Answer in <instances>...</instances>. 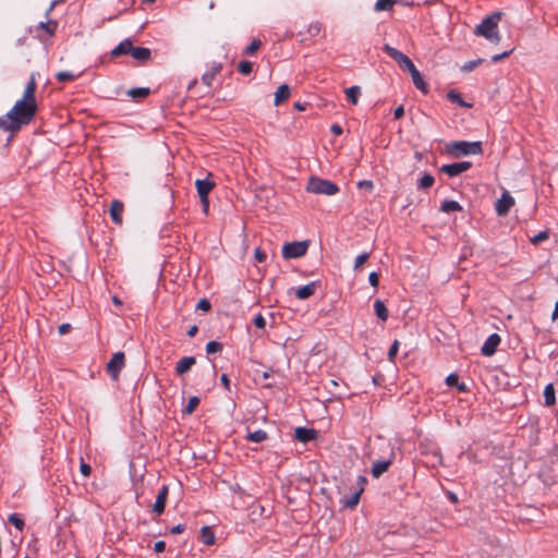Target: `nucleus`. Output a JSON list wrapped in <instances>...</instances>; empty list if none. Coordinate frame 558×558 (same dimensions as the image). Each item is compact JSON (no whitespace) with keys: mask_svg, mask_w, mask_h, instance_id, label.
<instances>
[{"mask_svg":"<svg viewBox=\"0 0 558 558\" xmlns=\"http://www.w3.org/2000/svg\"><path fill=\"white\" fill-rule=\"evenodd\" d=\"M37 88L36 77L33 73L25 87L23 98L17 100L12 109L8 112L15 129L19 131L23 125H27L34 119L37 112V104L35 93Z\"/></svg>","mask_w":558,"mask_h":558,"instance_id":"nucleus-1","label":"nucleus"},{"mask_svg":"<svg viewBox=\"0 0 558 558\" xmlns=\"http://www.w3.org/2000/svg\"><path fill=\"white\" fill-rule=\"evenodd\" d=\"M501 12H494L486 16L481 24L475 27V35L483 36L487 40L494 44H498L501 39L498 33V23L501 20Z\"/></svg>","mask_w":558,"mask_h":558,"instance_id":"nucleus-2","label":"nucleus"},{"mask_svg":"<svg viewBox=\"0 0 558 558\" xmlns=\"http://www.w3.org/2000/svg\"><path fill=\"white\" fill-rule=\"evenodd\" d=\"M306 191L313 194L331 196L339 192V186L327 179L312 175L307 180Z\"/></svg>","mask_w":558,"mask_h":558,"instance_id":"nucleus-3","label":"nucleus"},{"mask_svg":"<svg viewBox=\"0 0 558 558\" xmlns=\"http://www.w3.org/2000/svg\"><path fill=\"white\" fill-rule=\"evenodd\" d=\"M448 153L453 157L468 156V155H481L483 154L482 142H466L459 141L452 142L448 146Z\"/></svg>","mask_w":558,"mask_h":558,"instance_id":"nucleus-4","label":"nucleus"},{"mask_svg":"<svg viewBox=\"0 0 558 558\" xmlns=\"http://www.w3.org/2000/svg\"><path fill=\"white\" fill-rule=\"evenodd\" d=\"M310 241H294L286 243L282 246V257L284 259L300 258L304 256L308 250Z\"/></svg>","mask_w":558,"mask_h":558,"instance_id":"nucleus-5","label":"nucleus"},{"mask_svg":"<svg viewBox=\"0 0 558 558\" xmlns=\"http://www.w3.org/2000/svg\"><path fill=\"white\" fill-rule=\"evenodd\" d=\"M384 50L390 58H392L401 68L405 69L407 71H411L413 68H415L412 60L398 49L389 45H385Z\"/></svg>","mask_w":558,"mask_h":558,"instance_id":"nucleus-6","label":"nucleus"},{"mask_svg":"<svg viewBox=\"0 0 558 558\" xmlns=\"http://www.w3.org/2000/svg\"><path fill=\"white\" fill-rule=\"evenodd\" d=\"M125 355L123 352L114 353L110 361L107 363V372L112 377V379L117 380L121 369L124 366Z\"/></svg>","mask_w":558,"mask_h":558,"instance_id":"nucleus-7","label":"nucleus"},{"mask_svg":"<svg viewBox=\"0 0 558 558\" xmlns=\"http://www.w3.org/2000/svg\"><path fill=\"white\" fill-rule=\"evenodd\" d=\"M472 167L471 161H460L448 165H442L439 171L447 174L450 178L458 177L462 172L468 171Z\"/></svg>","mask_w":558,"mask_h":558,"instance_id":"nucleus-8","label":"nucleus"},{"mask_svg":"<svg viewBox=\"0 0 558 558\" xmlns=\"http://www.w3.org/2000/svg\"><path fill=\"white\" fill-rule=\"evenodd\" d=\"M501 338L498 333H492L486 341L484 342L483 347L481 348V353L484 356H492L495 354L497 347L500 344Z\"/></svg>","mask_w":558,"mask_h":558,"instance_id":"nucleus-9","label":"nucleus"},{"mask_svg":"<svg viewBox=\"0 0 558 558\" xmlns=\"http://www.w3.org/2000/svg\"><path fill=\"white\" fill-rule=\"evenodd\" d=\"M513 205V197L508 192H505L496 203V213L499 216H506Z\"/></svg>","mask_w":558,"mask_h":558,"instance_id":"nucleus-10","label":"nucleus"},{"mask_svg":"<svg viewBox=\"0 0 558 558\" xmlns=\"http://www.w3.org/2000/svg\"><path fill=\"white\" fill-rule=\"evenodd\" d=\"M168 494H169V488L167 485H163L161 487V489L159 490L157 497H156V500L153 505V511L157 514V515H160L163 513L165 511V508H166V502H167V499H168Z\"/></svg>","mask_w":558,"mask_h":558,"instance_id":"nucleus-11","label":"nucleus"},{"mask_svg":"<svg viewBox=\"0 0 558 558\" xmlns=\"http://www.w3.org/2000/svg\"><path fill=\"white\" fill-rule=\"evenodd\" d=\"M393 456H395L393 451L391 450L389 458H387L385 460H379V461H376L373 463L372 475L375 478H378L379 476H381L389 469V466L393 462Z\"/></svg>","mask_w":558,"mask_h":558,"instance_id":"nucleus-12","label":"nucleus"},{"mask_svg":"<svg viewBox=\"0 0 558 558\" xmlns=\"http://www.w3.org/2000/svg\"><path fill=\"white\" fill-rule=\"evenodd\" d=\"M210 177L211 173H208L206 179L196 180L195 186L199 198H205L206 196H208L211 190L215 187L216 184L214 181L209 179Z\"/></svg>","mask_w":558,"mask_h":558,"instance_id":"nucleus-13","label":"nucleus"},{"mask_svg":"<svg viewBox=\"0 0 558 558\" xmlns=\"http://www.w3.org/2000/svg\"><path fill=\"white\" fill-rule=\"evenodd\" d=\"M222 71V64L220 62H214L208 72L204 73L202 76V82L210 87L213 85V81L217 75Z\"/></svg>","mask_w":558,"mask_h":558,"instance_id":"nucleus-14","label":"nucleus"},{"mask_svg":"<svg viewBox=\"0 0 558 558\" xmlns=\"http://www.w3.org/2000/svg\"><path fill=\"white\" fill-rule=\"evenodd\" d=\"M123 210H124V205L122 202L120 201H112L111 205H110V217L112 219V221L117 225H122L123 222V219H122V214H123Z\"/></svg>","mask_w":558,"mask_h":558,"instance_id":"nucleus-15","label":"nucleus"},{"mask_svg":"<svg viewBox=\"0 0 558 558\" xmlns=\"http://www.w3.org/2000/svg\"><path fill=\"white\" fill-rule=\"evenodd\" d=\"M295 438L301 442H308L317 437V430L314 428L298 427L294 432Z\"/></svg>","mask_w":558,"mask_h":558,"instance_id":"nucleus-16","label":"nucleus"},{"mask_svg":"<svg viewBox=\"0 0 558 558\" xmlns=\"http://www.w3.org/2000/svg\"><path fill=\"white\" fill-rule=\"evenodd\" d=\"M196 359L194 356H184L175 365V374L181 376L187 373L193 365H195Z\"/></svg>","mask_w":558,"mask_h":558,"instance_id":"nucleus-17","label":"nucleus"},{"mask_svg":"<svg viewBox=\"0 0 558 558\" xmlns=\"http://www.w3.org/2000/svg\"><path fill=\"white\" fill-rule=\"evenodd\" d=\"M130 56H132L135 60L145 63L150 60L151 51L149 48L133 46Z\"/></svg>","mask_w":558,"mask_h":558,"instance_id":"nucleus-18","label":"nucleus"},{"mask_svg":"<svg viewBox=\"0 0 558 558\" xmlns=\"http://www.w3.org/2000/svg\"><path fill=\"white\" fill-rule=\"evenodd\" d=\"M133 44L130 39L122 40L117 47L111 50V57L118 58L124 54H130Z\"/></svg>","mask_w":558,"mask_h":558,"instance_id":"nucleus-19","label":"nucleus"},{"mask_svg":"<svg viewBox=\"0 0 558 558\" xmlns=\"http://www.w3.org/2000/svg\"><path fill=\"white\" fill-rule=\"evenodd\" d=\"M409 73L411 74V77H412V81H413V84L415 85V87L417 89H420L423 94H427L428 85L423 80V77H422L420 71L416 69V66L413 68L411 71H409Z\"/></svg>","mask_w":558,"mask_h":558,"instance_id":"nucleus-20","label":"nucleus"},{"mask_svg":"<svg viewBox=\"0 0 558 558\" xmlns=\"http://www.w3.org/2000/svg\"><path fill=\"white\" fill-rule=\"evenodd\" d=\"M316 291V282H310L303 287H300L295 290V296L299 300H305L312 296Z\"/></svg>","mask_w":558,"mask_h":558,"instance_id":"nucleus-21","label":"nucleus"},{"mask_svg":"<svg viewBox=\"0 0 558 558\" xmlns=\"http://www.w3.org/2000/svg\"><path fill=\"white\" fill-rule=\"evenodd\" d=\"M290 97V87L287 84L280 85L275 93V106H279Z\"/></svg>","mask_w":558,"mask_h":558,"instance_id":"nucleus-22","label":"nucleus"},{"mask_svg":"<svg viewBox=\"0 0 558 558\" xmlns=\"http://www.w3.org/2000/svg\"><path fill=\"white\" fill-rule=\"evenodd\" d=\"M374 310H375V314L376 316L381 320V322H386L389 317V312H388V308L386 307L385 303L377 299L375 302H374Z\"/></svg>","mask_w":558,"mask_h":558,"instance_id":"nucleus-23","label":"nucleus"},{"mask_svg":"<svg viewBox=\"0 0 558 558\" xmlns=\"http://www.w3.org/2000/svg\"><path fill=\"white\" fill-rule=\"evenodd\" d=\"M126 95L133 99H144L150 95L148 87H133L126 92Z\"/></svg>","mask_w":558,"mask_h":558,"instance_id":"nucleus-24","label":"nucleus"},{"mask_svg":"<svg viewBox=\"0 0 558 558\" xmlns=\"http://www.w3.org/2000/svg\"><path fill=\"white\" fill-rule=\"evenodd\" d=\"M447 99L451 102L458 104L462 108H471L472 104L466 102L461 97L460 93H458L456 89H450L447 93Z\"/></svg>","mask_w":558,"mask_h":558,"instance_id":"nucleus-25","label":"nucleus"},{"mask_svg":"<svg viewBox=\"0 0 558 558\" xmlns=\"http://www.w3.org/2000/svg\"><path fill=\"white\" fill-rule=\"evenodd\" d=\"M201 541L207 546L215 544L216 537L210 526H203L201 529Z\"/></svg>","mask_w":558,"mask_h":558,"instance_id":"nucleus-26","label":"nucleus"},{"mask_svg":"<svg viewBox=\"0 0 558 558\" xmlns=\"http://www.w3.org/2000/svg\"><path fill=\"white\" fill-rule=\"evenodd\" d=\"M545 405L551 407L556 402L555 387L553 384H547L544 388Z\"/></svg>","mask_w":558,"mask_h":558,"instance_id":"nucleus-27","label":"nucleus"},{"mask_svg":"<svg viewBox=\"0 0 558 558\" xmlns=\"http://www.w3.org/2000/svg\"><path fill=\"white\" fill-rule=\"evenodd\" d=\"M345 95L352 105H356L361 96V88L359 86H351L345 89Z\"/></svg>","mask_w":558,"mask_h":558,"instance_id":"nucleus-28","label":"nucleus"},{"mask_svg":"<svg viewBox=\"0 0 558 558\" xmlns=\"http://www.w3.org/2000/svg\"><path fill=\"white\" fill-rule=\"evenodd\" d=\"M440 209L444 213H451V211H461L462 206L457 201H444L441 203Z\"/></svg>","mask_w":558,"mask_h":558,"instance_id":"nucleus-29","label":"nucleus"},{"mask_svg":"<svg viewBox=\"0 0 558 558\" xmlns=\"http://www.w3.org/2000/svg\"><path fill=\"white\" fill-rule=\"evenodd\" d=\"M363 492H364L363 487H361L359 490H355L350 498H348L343 501V506L345 508H351V509L354 508L359 504L361 494Z\"/></svg>","mask_w":558,"mask_h":558,"instance_id":"nucleus-30","label":"nucleus"},{"mask_svg":"<svg viewBox=\"0 0 558 558\" xmlns=\"http://www.w3.org/2000/svg\"><path fill=\"white\" fill-rule=\"evenodd\" d=\"M397 4L396 0H377L375 3V11H390Z\"/></svg>","mask_w":558,"mask_h":558,"instance_id":"nucleus-31","label":"nucleus"},{"mask_svg":"<svg viewBox=\"0 0 558 558\" xmlns=\"http://www.w3.org/2000/svg\"><path fill=\"white\" fill-rule=\"evenodd\" d=\"M0 130L2 131H9V132H16L17 130L15 129L12 120L9 118V114L7 113L5 116L3 117H0Z\"/></svg>","mask_w":558,"mask_h":558,"instance_id":"nucleus-32","label":"nucleus"},{"mask_svg":"<svg viewBox=\"0 0 558 558\" xmlns=\"http://www.w3.org/2000/svg\"><path fill=\"white\" fill-rule=\"evenodd\" d=\"M446 384L450 387L456 386L459 389V391H462V392L466 391L465 384H459V378H458V375H456V374L448 375L446 378Z\"/></svg>","mask_w":558,"mask_h":558,"instance_id":"nucleus-33","label":"nucleus"},{"mask_svg":"<svg viewBox=\"0 0 558 558\" xmlns=\"http://www.w3.org/2000/svg\"><path fill=\"white\" fill-rule=\"evenodd\" d=\"M199 402H201V400L198 397H196V396L191 397L187 401V404L183 409V413L186 415H191L196 410Z\"/></svg>","mask_w":558,"mask_h":558,"instance_id":"nucleus-34","label":"nucleus"},{"mask_svg":"<svg viewBox=\"0 0 558 558\" xmlns=\"http://www.w3.org/2000/svg\"><path fill=\"white\" fill-rule=\"evenodd\" d=\"M267 433L263 429H257L255 432L248 433L247 439L254 442H262L267 439Z\"/></svg>","mask_w":558,"mask_h":558,"instance_id":"nucleus-35","label":"nucleus"},{"mask_svg":"<svg viewBox=\"0 0 558 558\" xmlns=\"http://www.w3.org/2000/svg\"><path fill=\"white\" fill-rule=\"evenodd\" d=\"M435 179L432 174H424L417 183L418 189L427 190L433 186Z\"/></svg>","mask_w":558,"mask_h":558,"instance_id":"nucleus-36","label":"nucleus"},{"mask_svg":"<svg viewBox=\"0 0 558 558\" xmlns=\"http://www.w3.org/2000/svg\"><path fill=\"white\" fill-rule=\"evenodd\" d=\"M78 75L80 74H74L70 71H60L56 74V78L61 83H65L74 81L76 77H78Z\"/></svg>","mask_w":558,"mask_h":558,"instance_id":"nucleus-37","label":"nucleus"},{"mask_svg":"<svg viewBox=\"0 0 558 558\" xmlns=\"http://www.w3.org/2000/svg\"><path fill=\"white\" fill-rule=\"evenodd\" d=\"M9 522L13 524L19 531H23L25 525L24 520L17 513L10 514Z\"/></svg>","mask_w":558,"mask_h":558,"instance_id":"nucleus-38","label":"nucleus"},{"mask_svg":"<svg viewBox=\"0 0 558 558\" xmlns=\"http://www.w3.org/2000/svg\"><path fill=\"white\" fill-rule=\"evenodd\" d=\"M549 239V231L548 230H544V231H541L538 232L537 234H535L534 236H532L530 239V242L533 244V245H537L539 244L541 242L543 241H546Z\"/></svg>","mask_w":558,"mask_h":558,"instance_id":"nucleus-39","label":"nucleus"},{"mask_svg":"<svg viewBox=\"0 0 558 558\" xmlns=\"http://www.w3.org/2000/svg\"><path fill=\"white\" fill-rule=\"evenodd\" d=\"M238 70L241 74L248 75L253 70V64L247 60H242L238 64Z\"/></svg>","mask_w":558,"mask_h":558,"instance_id":"nucleus-40","label":"nucleus"},{"mask_svg":"<svg viewBox=\"0 0 558 558\" xmlns=\"http://www.w3.org/2000/svg\"><path fill=\"white\" fill-rule=\"evenodd\" d=\"M483 62H484V59H476V60L468 61V62H465V63L461 66V71H462V72H471V71H473L477 65L482 64Z\"/></svg>","mask_w":558,"mask_h":558,"instance_id":"nucleus-41","label":"nucleus"},{"mask_svg":"<svg viewBox=\"0 0 558 558\" xmlns=\"http://www.w3.org/2000/svg\"><path fill=\"white\" fill-rule=\"evenodd\" d=\"M322 29H323V25H322V23H319V22H315V23H312V24H310V25H308V27H307V31H306V32H307V34H308L311 37H315V36H317V35H319V34H320Z\"/></svg>","mask_w":558,"mask_h":558,"instance_id":"nucleus-42","label":"nucleus"},{"mask_svg":"<svg viewBox=\"0 0 558 558\" xmlns=\"http://www.w3.org/2000/svg\"><path fill=\"white\" fill-rule=\"evenodd\" d=\"M262 46V41L259 39H253L252 43L245 48V54H254Z\"/></svg>","mask_w":558,"mask_h":558,"instance_id":"nucleus-43","label":"nucleus"},{"mask_svg":"<svg viewBox=\"0 0 558 558\" xmlns=\"http://www.w3.org/2000/svg\"><path fill=\"white\" fill-rule=\"evenodd\" d=\"M222 350V344L218 341H209L206 344V352L213 354Z\"/></svg>","mask_w":558,"mask_h":558,"instance_id":"nucleus-44","label":"nucleus"},{"mask_svg":"<svg viewBox=\"0 0 558 558\" xmlns=\"http://www.w3.org/2000/svg\"><path fill=\"white\" fill-rule=\"evenodd\" d=\"M39 27L45 29L48 34L52 35L56 32L57 23L52 21H49L47 23L41 22Z\"/></svg>","mask_w":558,"mask_h":558,"instance_id":"nucleus-45","label":"nucleus"},{"mask_svg":"<svg viewBox=\"0 0 558 558\" xmlns=\"http://www.w3.org/2000/svg\"><path fill=\"white\" fill-rule=\"evenodd\" d=\"M398 350H399V341L398 340H395L393 343L391 344V347L389 348V351H388V359L389 361H395L397 354H398Z\"/></svg>","mask_w":558,"mask_h":558,"instance_id":"nucleus-46","label":"nucleus"},{"mask_svg":"<svg viewBox=\"0 0 558 558\" xmlns=\"http://www.w3.org/2000/svg\"><path fill=\"white\" fill-rule=\"evenodd\" d=\"M369 258V253H363L356 256L354 260V269L360 268Z\"/></svg>","mask_w":558,"mask_h":558,"instance_id":"nucleus-47","label":"nucleus"},{"mask_svg":"<svg viewBox=\"0 0 558 558\" xmlns=\"http://www.w3.org/2000/svg\"><path fill=\"white\" fill-rule=\"evenodd\" d=\"M196 308L208 312L211 308V304L207 299H201L196 305Z\"/></svg>","mask_w":558,"mask_h":558,"instance_id":"nucleus-48","label":"nucleus"},{"mask_svg":"<svg viewBox=\"0 0 558 558\" xmlns=\"http://www.w3.org/2000/svg\"><path fill=\"white\" fill-rule=\"evenodd\" d=\"M368 281L372 287L377 288L379 284V275L375 271L371 272L368 276Z\"/></svg>","mask_w":558,"mask_h":558,"instance_id":"nucleus-49","label":"nucleus"},{"mask_svg":"<svg viewBox=\"0 0 558 558\" xmlns=\"http://www.w3.org/2000/svg\"><path fill=\"white\" fill-rule=\"evenodd\" d=\"M357 187L372 191L374 189V184L371 180H362L357 182Z\"/></svg>","mask_w":558,"mask_h":558,"instance_id":"nucleus-50","label":"nucleus"},{"mask_svg":"<svg viewBox=\"0 0 558 558\" xmlns=\"http://www.w3.org/2000/svg\"><path fill=\"white\" fill-rule=\"evenodd\" d=\"M265 325H266V320H265V318L263 317V315H262V314H258V315L254 318V326H255L256 328L262 329V328H264V327H265Z\"/></svg>","mask_w":558,"mask_h":558,"instance_id":"nucleus-51","label":"nucleus"},{"mask_svg":"<svg viewBox=\"0 0 558 558\" xmlns=\"http://www.w3.org/2000/svg\"><path fill=\"white\" fill-rule=\"evenodd\" d=\"M80 471L84 476H89L92 473V468L88 463H85L84 461L81 462Z\"/></svg>","mask_w":558,"mask_h":558,"instance_id":"nucleus-52","label":"nucleus"},{"mask_svg":"<svg viewBox=\"0 0 558 558\" xmlns=\"http://www.w3.org/2000/svg\"><path fill=\"white\" fill-rule=\"evenodd\" d=\"M254 257L258 263H263L266 259V253L257 247L254 252Z\"/></svg>","mask_w":558,"mask_h":558,"instance_id":"nucleus-53","label":"nucleus"},{"mask_svg":"<svg viewBox=\"0 0 558 558\" xmlns=\"http://www.w3.org/2000/svg\"><path fill=\"white\" fill-rule=\"evenodd\" d=\"M512 50H508V51H505L502 53H498V54H495L492 57V61L493 62H498L507 57H509L511 54Z\"/></svg>","mask_w":558,"mask_h":558,"instance_id":"nucleus-54","label":"nucleus"},{"mask_svg":"<svg viewBox=\"0 0 558 558\" xmlns=\"http://www.w3.org/2000/svg\"><path fill=\"white\" fill-rule=\"evenodd\" d=\"M166 549V543L163 541H158L154 545V550L156 553H162Z\"/></svg>","mask_w":558,"mask_h":558,"instance_id":"nucleus-55","label":"nucleus"},{"mask_svg":"<svg viewBox=\"0 0 558 558\" xmlns=\"http://www.w3.org/2000/svg\"><path fill=\"white\" fill-rule=\"evenodd\" d=\"M185 531L184 524H178L170 530L171 534H181Z\"/></svg>","mask_w":558,"mask_h":558,"instance_id":"nucleus-56","label":"nucleus"},{"mask_svg":"<svg viewBox=\"0 0 558 558\" xmlns=\"http://www.w3.org/2000/svg\"><path fill=\"white\" fill-rule=\"evenodd\" d=\"M72 329V326L68 323L65 324H62L59 326V333L60 335H65L68 333L70 330Z\"/></svg>","mask_w":558,"mask_h":558,"instance_id":"nucleus-57","label":"nucleus"},{"mask_svg":"<svg viewBox=\"0 0 558 558\" xmlns=\"http://www.w3.org/2000/svg\"><path fill=\"white\" fill-rule=\"evenodd\" d=\"M404 116V108L403 106H399L393 111L395 119H401Z\"/></svg>","mask_w":558,"mask_h":558,"instance_id":"nucleus-58","label":"nucleus"},{"mask_svg":"<svg viewBox=\"0 0 558 558\" xmlns=\"http://www.w3.org/2000/svg\"><path fill=\"white\" fill-rule=\"evenodd\" d=\"M221 384L225 386L226 389H230V380L227 374H222L220 377Z\"/></svg>","mask_w":558,"mask_h":558,"instance_id":"nucleus-59","label":"nucleus"},{"mask_svg":"<svg viewBox=\"0 0 558 558\" xmlns=\"http://www.w3.org/2000/svg\"><path fill=\"white\" fill-rule=\"evenodd\" d=\"M330 131L336 135L342 134V128L339 124H332Z\"/></svg>","mask_w":558,"mask_h":558,"instance_id":"nucleus-60","label":"nucleus"},{"mask_svg":"<svg viewBox=\"0 0 558 558\" xmlns=\"http://www.w3.org/2000/svg\"><path fill=\"white\" fill-rule=\"evenodd\" d=\"M201 199V203H202V206H203V210L205 213L208 211V207H209V199H208V196H206L205 198H199Z\"/></svg>","mask_w":558,"mask_h":558,"instance_id":"nucleus-61","label":"nucleus"},{"mask_svg":"<svg viewBox=\"0 0 558 558\" xmlns=\"http://www.w3.org/2000/svg\"><path fill=\"white\" fill-rule=\"evenodd\" d=\"M197 331H198V328L196 325H194V326L190 327V329L187 330L186 333L189 337H194V336H196Z\"/></svg>","mask_w":558,"mask_h":558,"instance_id":"nucleus-62","label":"nucleus"},{"mask_svg":"<svg viewBox=\"0 0 558 558\" xmlns=\"http://www.w3.org/2000/svg\"><path fill=\"white\" fill-rule=\"evenodd\" d=\"M558 319V301L555 303V307H554V311H553V314H551V320H557Z\"/></svg>","mask_w":558,"mask_h":558,"instance_id":"nucleus-63","label":"nucleus"},{"mask_svg":"<svg viewBox=\"0 0 558 558\" xmlns=\"http://www.w3.org/2000/svg\"><path fill=\"white\" fill-rule=\"evenodd\" d=\"M367 483V478L363 475H360L357 477V484L360 485V488L363 487L364 488V485Z\"/></svg>","mask_w":558,"mask_h":558,"instance_id":"nucleus-64","label":"nucleus"}]
</instances>
